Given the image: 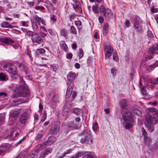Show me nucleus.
<instances>
[{"label":"nucleus","instance_id":"nucleus-1","mask_svg":"<svg viewBox=\"0 0 158 158\" xmlns=\"http://www.w3.org/2000/svg\"><path fill=\"white\" fill-rule=\"evenodd\" d=\"M122 118L126 123L125 127L127 129L131 128L135 123V117L131 112H127L123 115Z\"/></svg>","mask_w":158,"mask_h":158},{"label":"nucleus","instance_id":"nucleus-2","mask_svg":"<svg viewBox=\"0 0 158 158\" xmlns=\"http://www.w3.org/2000/svg\"><path fill=\"white\" fill-rule=\"evenodd\" d=\"M17 89V92L19 96L26 97L29 96L30 91L25 85H20Z\"/></svg>","mask_w":158,"mask_h":158},{"label":"nucleus","instance_id":"nucleus-3","mask_svg":"<svg viewBox=\"0 0 158 158\" xmlns=\"http://www.w3.org/2000/svg\"><path fill=\"white\" fill-rule=\"evenodd\" d=\"M100 11L101 14H102L106 18L110 19L113 13L111 10L107 8H106L103 5L100 6Z\"/></svg>","mask_w":158,"mask_h":158},{"label":"nucleus","instance_id":"nucleus-4","mask_svg":"<svg viewBox=\"0 0 158 158\" xmlns=\"http://www.w3.org/2000/svg\"><path fill=\"white\" fill-rule=\"evenodd\" d=\"M4 68L11 76L17 75L16 68L13 64H7L4 65Z\"/></svg>","mask_w":158,"mask_h":158},{"label":"nucleus","instance_id":"nucleus-5","mask_svg":"<svg viewBox=\"0 0 158 158\" xmlns=\"http://www.w3.org/2000/svg\"><path fill=\"white\" fill-rule=\"evenodd\" d=\"M155 115L152 116L150 113L147 114L145 115L146 120L149 124H155L158 120V118L155 117Z\"/></svg>","mask_w":158,"mask_h":158},{"label":"nucleus","instance_id":"nucleus-6","mask_svg":"<svg viewBox=\"0 0 158 158\" xmlns=\"http://www.w3.org/2000/svg\"><path fill=\"white\" fill-rule=\"evenodd\" d=\"M67 90L66 92V98H69L71 96L73 91V83L70 82L69 83L67 82Z\"/></svg>","mask_w":158,"mask_h":158},{"label":"nucleus","instance_id":"nucleus-7","mask_svg":"<svg viewBox=\"0 0 158 158\" xmlns=\"http://www.w3.org/2000/svg\"><path fill=\"white\" fill-rule=\"evenodd\" d=\"M29 115L28 114L26 111L22 114L20 118V121L22 124H25L27 122L29 118Z\"/></svg>","mask_w":158,"mask_h":158},{"label":"nucleus","instance_id":"nucleus-8","mask_svg":"<svg viewBox=\"0 0 158 158\" xmlns=\"http://www.w3.org/2000/svg\"><path fill=\"white\" fill-rule=\"evenodd\" d=\"M133 22L136 29H138L141 28V22L138 17H135L133 18Z\"/></svg>","mask_w":158,"mask_h":158},{"label":"nucleus","instance_id":"nucleus-9","mask_svg":"<svg viewBox=\"0 0 158 158\" xmlns=\"http://www.w3.org/2000/svg\"><path fill=\"white\" fill-rule=\"evenodd\" d=\"M81 142L82 143H86L87 144H91L92 143V139L90 135L87 136H85L81 139Z\"/></svg>","mask_w":158,"mask_h":158},{"label":"nucleus","instance_id":"nucleus-10","mask_svg":"<svg viewBox=\"0 0 158 158\" xmlns=\"http://www.w3.org/2000/svg\"><path fill=\"white\" fill-rule=\"evenodd\" d=\"M32 40L34 43L40 44L43 42V39L40 36L38 35H33L32 37Z\"/></svg>","mask_w":158,"mask_h":158},{"label":"nucleus","instance_id":"nucleus-11","mask_svg":"<svg viewBox=\"0 0 158 158\" xmlns=\"http://www.w3.org/2000/svg\"><path fill=\"white\" fill-rule=\"evenodd\" d=\"M52 149L50 148L46 149L44 151L41 152L40 154L39 158H43L45 157L46 155H48L52 152Z\"/></svg>","mask_w":158,"mask_h":158},{"label":"nucleus","instance_id":"nucleus-12","mask_svg":"<svg viewBox=\"0 0 158 158\" xmlns=\"http://www.w3.org/2000/svg\"><path fill=\"white\" fill-rule=\"evenodd\" d=\"M60 127L59 126L55 125L50 130L49 133L50 134H56L60 131Z\"/></svg>","mask_w":158,"mask_h":158},{"label":"nucleus","instance_id":"nucleus-13","mask_svg":"<svg viewBox=\"0 0 158 158\" xmlns=\"http://www.w3.org/2000/svg\"><path fill=\"white\" fill-rule=\"evenodd\" d=\"M0 41L7 45L11 44L14 42L12 39L7 37L0 38Z\"/></svg>","mask_w":158,"mask_h":158},{"label":"nucleus","instance_id":"nucleus-14","mask_svg":"<svg viewBox=\"0 0 158 158\" xmlns=\"http://www.w3.org/2000/svg\"><path fill=\"white\" fill-rule=\"evenodd\" d=\"M39 151L37 150H34L30 152L28 156V158H36L38 156V153Z\"/></svg>","mask_w":158,"mask_h":158},{"label":"nucleus","instance_id":"nucleus-15","mask_svg":"<svg viewBox=\"0 0 158 158\" xmlns=\"http://www.w3.org/2000/svg\"><path fill=\"white\" fill-rule=\"evenodd\" d=\"M78 128L77 126L73 122H71L68 123L67 126V129L69 131Z\"/></svg>","mask_w":158,"mask_h":158},{"label":"nucleus","instance_id":"nucleus-16","mask_svg":"<svg viewBox=\"0 0 158 158\" xmlns=\"http://www.w3.org/2000/svg\"><path fill=\"white\" fill-rule=\"evenodd\" d=\"M75 77V74L72 72H70L67 75V79L70 81H73Z\"/></svg>","mask_w":158,"mask_h":158},{"label":"nucleus","instance_id":"nucleus-17","mask_svg":"<svg viewBox=\"0 0 158 158\" xmlns=\"http://www.w3.org/2000/svg\"><path fill=\"white\" fill-rule=\"evenodd\" d=\"M121 107L123 109L125 108L127 106V102L125 99H123L121 101L119 102Z\"/></svg>","mask_w":158,"mask_h":158},{"label":"nucleus","instance_id":"nucleus-18","mask_svg":"<svg viewBox=\"0 0 158 158\" xmlns=\"http://www.w3.org/2000/svg\"><path fill=\"white\" fill-rule=\"evenodd\" d=\"M1 26L2 27L4 28H12L13 27L12 26L10 25L7 22H2L1 23Z\"/></svg>","mask_w":158,"mask_h":158},{"label":"nucleus","instance_id":"nucleus-19","mask_svg":"<svg viewBox=\"0 0 158 158\" xmlns=\"http://www.w3.org/2000/svg\"><path fill=\"white\" fill-rule=\"evenodd\" d=\"M34 19L36 21V23L35 25L36 28V29L38 28V26L37 24V23L40 25L41 21V18L38 17L37 15H36L34 17Z\"/></svg>","mask_w":158,"mask_h":158},{"label":"nucleus","instance_id":"nucleus-20","mask_svg":"<svg viewBox=\"0 0 158 158\" xmlns=\"http://www.w3.org/2000/svg\"><path fill=\"white\" fill-rule=\"evenodd\" d=\"M60 34L61 36L67 38L68 36L67 30L65 29H63L60 31Z\"/></svg>","mask_w":158,"mask_h":158},{"label":"nucleus","instance_id":"nucleus-21","mask_svg":"<svg viewBox=\"0 0 158 158\" xmlns=\"http://www.w3.org/2000/svg\"><path fill=\"white\" fill-rule=\"evenodd\" d=\"M148 52L150 54L157 53V52H156V47H152L149 48Z\"/></svg>","mask_w":158,"mask_h":158},{"label":"nucleus","instance_id":"nucleus-22","mask_svg":"<svg viewBox=\"0 0 158 158\" xmlns=\"http://www.w3.org/2000/svg\"><path fill=\"white\" fill-rule=\"evenodd\" d=\"M45 50L42 48L37 49L36 51V54L37 55H43L45 53Z\"/></svg>","mask_w":158,"mask_h":158},{"label":"nucleus","instance_id":"nucleus-23","mask_svg":"<svg viewBox=\"0 0 158 158\" xmlns=\"http://www.w3.org/2000/svg\"><path fill=\"white\" fill-rule=\"evenodd\" d=\"M109 25L106 23L105 24L103 27V34L104 35H106L107 34L108 31V27Z\"/></svg>","mask_w":158,"mask_h":158},{"label":"nucleus","instance_id":"nucleus-24","mask_svg":"<svg viewBox=\"0 0 158 158\" xmlns=\"http://www.w3.org/2000/svg\"><path fill=\"white\" fill-rule=\"evenodd\" d=\"M28 150L26 149L23 151H22L19 156H17L16 158H22V156H24L27 155L28 152Z\"/></svg>","mask_w":158,"mask_h":158},{"label":"nucleus","instance_id":"nucleus-25","mask_svg":"<svg viewBox=\"0 0 158 158\" xmlns=\"http://www.w3.org/2000/svg\"><path fill=\"white\" fill-rule=\"evenodd\" d=\"M19 114V113L18 111L12 110L10 112V115L13 117H15L18 116Z\"/></svg>","mask_w":158,"mask_h":158},{"label":"nucleus","instance_id":"nucleus-26","mask_svg":"<svg viewBox=\"0 0 158 158\" xmlns=\"http://www.w3.org/2000/svg\"><path fill=\"white\" fill-rule=\"evenodd\" d=\"M63 43L61 44L60 47L65 52L67 51V50L68 48L66 44L64 41H63Z\"/></svg>","mask_w":158,"mask_h":158},{"label":"nucleus","instance_id":"nucleus-27","mask_svg":"<svg viewBox=\"0 0 158 158\" xmlns=\"http://www.w3.org/2000/svg\"><path fill=\"white\" fill-rule=\"evenodd\" d=\"M6 150V146L3 145L0 146V155L2 154V155L4 153L5 151Z\"/></svg>","mask_w":158,"mask_h":158},{"label":"nucleus","instance_id":"nucleus-28","mask_svg":"<svg viewBox=\"0 0 158 158\" xmlns=\"http://www.w3.org/2000/svg\"><path fill=\"white\" fill-rule=\"evenodd\" d=\"M141 131L144 139L147 138V137L148 136V134L143 127H142L141 128Z\"/></svg>","mask_w":158,"mask_h":158},{"label":"nucleus","instance_id":"nucleus-29","mask_svg":"<svg viewBox=\"0 0 158 158\" xmlns=\"http://www.w3.org/2000/svg\"><path fill=\"white\" fill-rule=\"evenodd\" d=\"M105 48L106 50V52H109L112 53L113 51V49L111 46L109 45H106L105 46Z\"/></svg>","mask_w":158,"mask_h":158},{"label":"nucleus","instance_id":"nucleus-30","mask_svg":"<svg viewBox=\"0 0 158 158\" xmlns=\"http://www.w3.org/2000/svg\"><path fill=\"white\" fill-rule=\"evenodd\" d=\"M75 23L76 26L78 28L79 32L81 29V28L80 27L81 26L82 24L81 22L80 21H75Z\"/></svg>","mask_w":158,"mask_h":158},{"label":"nucleus","instance_id":"nucleus-31","mask_svg":"<svg viewBox=\"0 0 158 158\" xmlns=\"http://www.w3.org/2000/svg\"><path fill=\"white\" fill-rule=\"evenodd\" d=\"M69 108L66 107H64L62 111V114L63 116H65L66 115L68 112Z\"/></svg>","mask_w":158,"mask_h":158},{"label":"nucleus","instance_id":"nucleus-32","mask_svg":"<svg viewBox=\"0 0 158 158\" xmlns=\"http://www.w3.org/2000/svg\"><path fill=\"white\" fill-rule=\"evenodd\" d=\"M70 31L71 34L76 35L77 33V31L75 27L73 26L70 27Z\"/></svg>","mask_w":158,"mask_h":158},{"label":"nucleus","instance_id":"nucleus-33","mask_svg":"<svg viewBox=\"0 0 158 158\" xmlns=\"http://www.w3.org/2000/svg\"><path fill=\"white\" fill-rule=\"evenodd\" d=\"M154 66L153 65H147L146 66V70L149 72L151 71L154 69Z\"/></svg>","mask_w":158,"mask_h":158},{"label":"nucleus","instance_id":"nucleus-34","mask_svg":"<svg viewBox=\"0 0 158 158\" xmlns=\"http://www.w3.org/2000/svg\"><path fill=\"white\" fill-rule=\"evenodd\" d=\"M73 113L78 115L80 114V109L78 108H75L73 109Z\"/></svg>","mask_w":158,"mask_h":158},{"label":"nucleus","instance_id":"nucleus-35","mask_svg":"<svg viewBox=\"0 0 158 158\" xmlns=\"http://www.w3.org/2000/svg\"><path fill=\"white\" fill-rule=\"evenodd\" d=\"M6 76L3 73H0V80L4 81L6 80Z\"/></svg>","mask_w":158,"mask_h":158},{"label":"nucleus","instance_id":"nucleus-36","mask_svg":"<svg viewBox=\"0 0 158 158\" xmlns=\"http://www.w3.org/2000/svg\"><path fill=\"white\" fill-rule=\"evenodd\" d=\"M133 112L137 115L140 116L142 115L141 111L138 109H134L133 110Z\"/></svg>","mask_w":158,"mask_h":158},{"label":"nucleus","instance_id":"nucleus-37","mask_svg":"<svg viewBox=\"0 0 158 158\" xmlns=\"http://www.w3.org/2000/svg\"><path fill=\"white\" fill-rule=\"evenodd\" d=\"M5 116L4 115H0V125L4 123Z\"/></svg>","mask_w":158,"mask_h":158},{"label":"nucleus","instance_id":"nucleus-38","mask_svg":"<svg viewBox=\"0 0 158 158\" xmlns=\"http://www.w3.org/2000/svg\"><path fill=\"white\" fill-rule=\"evenodd\" d=\"M144 140L145 143L147 145H148L150 142L151 141V140L150 138L148 136L147 137V138L144 139Z\"/></svg>","mask_w":158,"mask_h":158},{"label":"nucleus","instance_id":"nucleus-39","mask_svg":"<svg viewBox=\"0 0 158 158\" xmlns=\"http://www.w3.org/2000/svg\"><path fill=\"white\" fill-rule=\"evenodd\" d=\"M79 58H82L84 56V53L83 50L81 48H80L79 51Z\"/></svg>","mask_w":158,"mask_h":158},{"label":"nucleus","instance_id":"nucleus-40","mask_svg":"<svg viewBox=\"0 0 158 158\" xmlns=\"http://www.w3.org/2000/svg\"><path fill=\"white\" fill-rule=\"evenodd\" d=\"M151 83L153 85H155L158 83V77L155 79L152 80L150 81Z\"/></svg>","mask_w":158,"mask_h":158},{"label":"nucleus","instance_id":"nucleus-41","mask_svg":"<svg viewBox=\"0 0 158 158\" xmlns=\"http://www.w3.org/2000/svg\"><path fill=\"white\" fill-rule=\"evenodd\" d=\"M141 92L143 95H145L146 94V88L145 86L143 87L141 89Z\"/></svg>","mask_w":158,"mask_h":158},{"label":"nucleus","instance_id":"nucleus-42","mask_svg":"<svg viewBox=\"0 0 158 158\" xmlns=\"http://www.w3.org/2000/svg\"><path fill=\"white\" fill-rule=\"evenodd\" d=\"M47 114L45 111H44L43 114V117L42 119L41 120V121L42 122H44L47 118Z\"/></svg>","mask_w":158,"mask_h":158},{"label":"nucleus","instance_id":"nucleus-43","mask_svg":"<svg viewBox=\"0 0 158 158\" xmlns=\"http://www.w3.org/2000/svg\"><path fill=\"white\" fill-rule=\"evenodd\" d=\"M98 128V123H95L93 124L92 128L94 131H96L97 130Z\"/></svg>","mask_w":158,"mask_h":158},{"label":"nucleus","instance_id":"nucleus-44","mask_svg":"<svg viewBox=\"0 0 158 158\" xmlns=\"http://www.w3.org/2000/svg\"><path fill=\"white\" fill-rule=\"evenodd\" d=\"M56 140V138L54 136H51L49 139L48 141H49L52 143H54Z\"/></svg>","mask_w":158,"mask_h":158},{"label":"nucleus","instance_id":"nucleus-45","mask_svg":"<svg viewBox=\"0 0 158 158\" xmlns=\"http://www.w3.org/2000/svg\"><path fill=\"white\" fill-rule=\"evenodd\" d=\"M113 58L114 60L116 61H118V57L116 52L113 54Z\"/></svg>","mask_w":158,"mask_h":158},{"label":"nucleus","instance_id":"nucleus-46","mask_svg":"<svg viewBox=\"0 0 158 158\" xmlns=\"http://www.w3.org/2000/svg\"><path fill=\"white\" fill-rule=\"evenodd\" d=\"M97 8L98 7L96 6H93L92 7V10L95 13H98Z\"/></svg>","mask_w":158,"mask_h":158},{"label":"nucleus","instance_id":"nucleus-47","mask_svg":"<svg viewBox=\"0 0 158 158\" xmlns=\"http://www.w3.org/2000/svg\"><path fill=\"white\" fill-rule=\"evenodd\" d=\"M27 4L29 5L30 7H32L34 6L35 5V3L34 1L29 2L27 1L26 2Z\"/></svg>","mask_w":158,"mask_h":158},{"label":"nucleus","instance_id":"nucleus-48","mask_svg":"<svg viewBox=\"0 0 158 158\" xmlns=\"http://www.w3.org/2000/svg\"><path fill=\"white\" fill-rule=\"evenodd\" d=\"M72 152V150L69 149L64 152L63 154V156H65L67 154L71 153Z\"/></svg>","mask_w":158,"mask_h":158},{"label":"nucleus","instance_id":"nucleus-49","mask_svg":"<svg viewBox=\"0 0 158 158\" xmlns=\"http://www.w3.org/2000/svg\"><path fill=\"white\" fill-rule=\"evenodd\" d=\"M125 25L127 27H129L130 25V22L128 19H126L125 23Z\"/></svg>","mask_w":158,"mask_h":158},{"label":"nucleus","instance_id":"nucleus-50","mask_svg":"<svg viewBox=\"0 0 158 158\" xmlns=\"http://www.w3.org/2000/svg\"><path fill=\"white\" fill-rule=\"evenodd\" d=\"M28 22L22 21L21 22V24L22 25L23 27H27L28 26Z\"/></svg>","mask_w":158,"mask_h":158},{"label":"nucleus","instance_id":"nucleus-51","mask_svg":"<svg viewBox=\"0 0 158 158\" xmlns=\"http://www.w3.org/2000/svg\"><path fill=\"white\" fill-rule=\"evenodd\" d=\"M42 135L41 134H38L35 137V139L36 140H38L42 138Z\"/></svg>","mask_w":158,"mask_h":158},{"label":"nucleus","instance_id":"nucleus-52","mask_svg":"<svg viewBox=\"0 0 158 158\" xmlns=\"http://www.w3.org/2000/svg\"><path fill=\"white\" fill-rule=\"evenodd\" d=\"M84 154L83 152H78L76 155V157L78 158L83 156Z\"/></svg>","mask_w":158,"mask_h":158},{"label":"nucleus","instance_id":"nucleus-53","mask_svg":"<svg viewBox=\"0 0 158 158\" xmlns=\"http://www.w3.org/2000/svg\"><path fill=\"white\" fill-rule=\"evenodd\" d=\"M98 21L100 23H103L104 19L103 17L102 16H100L98 17Z\"/></svg>","mask_w":158,"mask_h":158},{"label":"nucleus","instance_id":"nucleus-54","mask_svg":"<svg viewBox=\"0 0 158 158\" xmlns=\"http://www.w3.org/2000/svg\"><path fill=\"white\" fill-rule=\"evenodd\" d=\"M33 31H28L27 32V33L26 34V35L28 36H33V35H33Z\"/></svg>","mask_w":158,"mask_h":158},{"label":"nucleus","instance_id":"nucleus-55","mask_svg":"<svg viewBox=\"0 0 158 158\" xmlns=\"http://www.w3.org/2000/svg\"><path fill=\"white\" fill-rule=\"evenodd\" d=\"M151 11L152 13H156L158 11V8L152 7L151 8Z\"/></svg>","mask_w":158,"mask_h":158},{"label":"nucleus","instance_id":"nucleus-56","mask_svg":"<svg viewBox=\"0 0 158 158\" xmlns=\"http://www.w3.org/2000/svg\"><path fill=\"white\" fill-rule=\"evenodd\" d=\"M112 55V53L109 52H106V53L105 54V57L107 58H109Z\"/></svg>","mask_w":158,"mask_h":158},{"label":"nucleus","instance_id":"nucleus-57","mask_svg":"<svg viewBox=\"0 0 158 158\" xmlns=\"http://www.w3.org/2000/svg\"><path fill=\"white\" fill-rule=\"evenodd\" d=\"M111 74L114 76L116 74V70L114 68H112L111 70Z\"/></svg>","mask_w":158,"mask_h":158},{"label":"nucleus","instance_id":"nucleus-58","mask_svg":"<svg viewBox=\"0 0 158 158\" xmlns=\"http://www.w3.org/2000/svg\"><path fill=\"white\" fill-rule=\"evenodd\" d=\"M148 129L150 132H152L154 130V128L153 126H150L148 127Z\"/></svg>","mask_w":158,"mask_h":158},{"label":"nucleus","instance_id":"nucleus-59","mask_svg":"<svg viewBox=\"0 0 158 158\" xmlns=\"http://www.w3.org/2000/svg\"><path fill=\"white\" fill-rule=\"evenodd\" d=\"M50 19L51 20L55 22L57 20L56 16L55 15H53L52 17H51Z\"/></svg>","mask_w":158,"mask_h":158},{"label":"nucleus","instance_id":"nucleus-60","mask_svg":"<svg viewBox=\"0 0 158 158\" xmlns=\"http://www.w3.org/2000/svg\"><path fill=\"white\" fill-rule=\"evenodd\" d=\"M40 35L43 38H44L47 36V34L43 32H40L39 33Z\"/></svg>","mask_w":158,"mask_h":158},{"label":"nucleus","instance_id":"nucleus-61","mask_svg":"<svg viewBox=\"0 0 158 158\" xmlns=\"http://www.w3.org/2000/svg\"><path fill=\"white\" fill-rule=\"evenodd\" d=\"M73 57V55L72 53L66 55L67 58L69 59H71Z\"/></svg>","mask_w":158,"mask_h":158},{"label":"nucleus","instance_id":"nucleus-62","mask_svg":"<svg viewBox=\"0 0 158 158\" xmlns=\"http://www.w3.org/2000/svg\"><path fill=\"white\" fill-rule=\"evenodd\" d=\"M50 67L52 70L54 71H56L57 67L56 66H55L54 65H51Z\"/></svg>","mask_w":158,"mask_h":158},{"label":"nucleus","instance_id":"nucleus-63","mask_svg":"<svg viewBox=\"0 0 158 158\" xmlns=\"http://www.w3.org/2000/svg\"><path fill=\"white\" fill-rule=\"evenodd\" d=\"M75 17V15L74 14H72L69 16V19L70 20H72L74 19Z\"/></svg>","mask_w":158,"mask_h":158},{"label":"nucleus","instance_id":"nucleus-64","mask_svg":"<svg viewBox=\"0 0 158 158\" xmlns=\"http://www.w3.org/2000/svg\"><path fill=\"white\" fill-rule=\"evenodd\" d=\"M77 95L76 92L75 91H74L72 92V97L73 98H75Z\"/></svg>","mask_w":158,"mask_h":158}]
</instances>
